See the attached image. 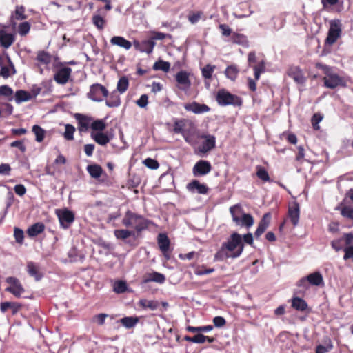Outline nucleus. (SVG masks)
<instances>
[{
    "label": "nucleus",
    "mask_w": 353,
    "mask_h": 353,
    "mask_svg": "<svg viewBox=\"0 0 353 353\" xmlns=\"http://www.w3.org/2000/svg\"><path fill=\"white\" fill-rule=\"evenodd\" d=\"M243 249L244 243L241 235L237 232H233L215 253L214 260L223 261L229 258H238L241 255Z\"/></svg>",
    "instance_id": "f257e3e1"
},
{
    "label": "nucleus",
    "mask_w": 353,
    "mask_h": 353,
    "mask_svg": "<svg viewBox=\"0 0 353 353\" xmlns=\"http://www.w3.org/2000/svg\"><path fill=\"white\" fill-rule=\"evenodd\" d=\"M316 68L321 70L325 74L323 79L325 88L335 89L337 87H346L347 83L344 78L334 72L332 67L322 63H316Z\"/></svg>",
    "instance_id": "f03ea898"
},
{
    "label": "nucleus",
    "mask_w": 353,
    "mask_h": 353,
    "mask_svg": "<svg viewBox=\"0 0 353 353\" xmlns=\"http://www.w3.org/2000/svg\"><path fill=\"white\" fill-rule=\"evenodd\" d=\"M150 221L145 219L143 216L139 215L128 210L122 220V223L127 228H134L137 232H141L148 227Z\"/></svg>",
    "instance_id": "7ed1b4c3"
},
{
    "label": "nucleus",
    "mask_w": 353,
    "mask_h": 353,
    "mask_svg": "<svg viewBox=\"0 0 353 353\" xmlns=\"http://www.w3.org/2000/svg\"><path fill=\"white\" fill-rule=\"evenodd\" d=\"M230 212L233 221L239 226L248 228L252 226L254 219L250 214L243 213V209L239 204L234 205L230 208Z\"/></svg>",
    "instance_id": "20e7f679"
},
{
    "label": "nucleus",
    "mask_w": 353,
    "mask_h": 353,
    "mask_svg": "<svg viewBox=\"0 0 353 353\" xmlns=\"http://www.w3.org/2000/svg\"><path fill=\"white\" fill-rule=\"evenodd\" d=\"M216 100L221 106L231 105L234 107H240L243 103V100L240 97L231 94L225 89L219 90L217 92Z\"/></svg>",
    "instance_id": "39448f33"
},
{
    "label": "nucleus",
    "mask_w": 353,
    "mask_h": 353,
    "mask_svg": "<svg viewBox=\"0 0 353 353\" xmlns=\"http://www.w3.org/2000/svg\"><path fill=\"white\" fill-rule=\"evenodd\" d=\"M108 90L105 86L99 83H94L90 86L88 97L94 101L101 102L103 101L104 98L108 97Z\"/></svg>",
    "instance_id": "423d86ee"
},
{
    "label": "nucleus",
    "mask_w": 353,
    "mask_h": 353,
    "mask_svg": "<svg viewBox=\"0 0 353 353\" xmlns=\"http://www.w3.org/2000/svg\"><path fill=\"white\" fill-rule=\"evenodd\" d=\"M199 137L204 141L198 147L196 153L201 156L207 154L216 146V137L210 134H201Z\"/></svg>",
    "instance_id": "0eeeda50"
},
{
    "label": "nucleus",
    "mask_w": 353,
    "mask_h": 353,
    "mask_svg": "<svg viewBox=\"0 0 353 353\" xmlns=\"http://www.w3.org/2000/svg\"><path fill=\"white\" fill-rule=\"evenodd\" d=\"M56 214L58 216L61 227L63 229L69 228L74 221V214L67 208L57 210Z\"/></svg>",
    "instance_id": "6e6552de"
},
{
    "label": "nucleus",
    "mask_w": 353,
    "mask_h": 353,
    "mask_svg": "<svg viewBox=\"0 0 353 353\" xmlns=\"http://www.w3.org/2000/svg\"><path fill=\"white\" fill-rule=\"evenodd\" d=\"M6 283L10 285L6 288V291L12 294L14 296L19 298L25 292V289L19 280L14 276H9L6 279Z\"/></svg>",
    "instance_id": "1a4fd4ad"
},
{
    "label": "nucleus",
    "mask_w": 353,
    "mask_h": 353,
    "mask_svg": "<svg viewBox=\"0 0 353 353\" xmlns=\"http://www.w3.org/2000/svg\"><path fill=\"white\" fill-rule=\"evenodd\" d=\"M72 69L68 66L58 68L54 74V80L59 85L66 84L71 77Z\"/></svg>",
    "instance_id": "9d476101"
},
{
    "label": "nucleus",
    "mask_w": 353,
    "mask_h": 353,
    "mask_svg": "<svg viewBox=\"0 0 353 353\" xmlns=\"http://www.w3.org/2000/svg\"><path fill=\"white\" fill-rule=\"evenodd\" d=\"M212 170L211 163L205 160H199L192 168L194 176H202L208 174Z\"/></svg>",
    "instance_id": "9b49d317"
},
{
    "label": "nucleus",
    "mask_w": 353,
    "mask_h": 353,
    "mask_svg": "<svg viewBox=\"0 0 353 353\" xmlns=\"http://www.w3.org/2000/svg\"><path fill=\"white\" fill-rule=\"evenodd\" d=\"M155 44V41L150 38L148 39L143 40L141 41H134L133 42V46L137 50H139L141 52H145L147 54H150L152 52Z\"/></svg>",
    "instance_id": "f8f14e48"
},
{
    "label": "nucleus",
    "mask_w": 353,
    "mask_h": 353,
    "mask_svg": "<svg viewBox=\"0 0 353 353\" xmlns=\"http://www.w3.org/2000/svg\"><path fill=\"white\" fill-rule=\"evenodd\" d=\"M341 23H330L328 30L327 37L325 39L326 43L329 45L334 44L341 34Z\"/></svg>",
    "instance_id": "ddd939ff"
},
{
    "label": "nucleus",
    "mask_w": 353,
    "mask_h": 353,
    "mask_svg": "<svg viewBox=\"0 0 353 353\" xmlns=\"http://www.w3.org/2000/svg\"><path fill=\"white\" fill-rule=\"evenodd\" d=\"M183 107L187 111L192 112L197 114L205 113L210 110V108L207 105L201 104L196 101L185 103Z\"/></svg>",
    "instance_id": "4468645a"
},
{
    "label": "nucleus",
    "mask_w": 353,
    "mask_h": 353,
    "mask_svg": "<svg viewBox=\"0 0 353 353\" xmlns=\"http://www.w3.org/2000/svg\"><path fill=\"white\" fill-rule=\"evenodd\" d=\"M157 243L161 252L163 255L169 258L168 254L170 251V241L165 233H160L157 236Z\"/></svg>",
    "instance_id": "2eb2a0df"
},
{
    "label": "nucleus",
    "mask_w": 353,
    "mask_h": 353,
    "mask_svg": "<svg viewBox=\"0 0 353 353\" xmlns=\"http://www.w3.org/2000/svg\"><path fill=\"white\" fill-rule=\"evenodd\" d=\"M15 41V35L5 30H0V46L4 48L10 47Z\"/></svg>",
    "instance_id": "dca6fc26"
},
{
    "label": "nucleus",
    "mask_w": 353,
    "mask_h": 353,
    "mask_svg": "<svg viewBox=\"0 0 353 353\" xmlns=\"http://www.w3.org/2000/svg\"><path fill=\"white\" fill-rule=\"evenodd\" d=\"M187 188L192 192H196L198 194H205L208 192V187L204 184L201 183L197 180H193L187 185Z\"/></svg>",
    "instance_id": "f3484780"
},
{
    "label": "nucleus",
    "mask_w": 353,
    "mask_h": 353,
    "mask_svg": "<svg viewBox=\"0 0 353 353\" xmlns=\"http://www.w3.org/2000/svg\"><path fill=\"white\" fill-rule=\"evenodd\" d=\"M271 220V214L265 213L260 221L258 227L254 232L256 238H259L268 228Z\"/></svg>",
    "instance_id": "a211bd4d"
},
{
    "label": "nucleus",
    "mask_w": 353,
    "mask_h": 353,
    "mask_svg": "<svg viewBox=\"0 0 353 353\" xmlns=\"http://www.w3.org/2000/svg\"><path fill=\"white\" fill-rule=\"evenodd\" d=\"M165 281V276L164 274L157 272H152L151 273L146 274L143 278V283H148L150 282H155L159 284H163Z\"/></svg>",
    "instance_id": "6ab92c4d"
},
{
    "label": "nucleus",
    "mask_w": 353,
    "mask_h": 353,
    "mask_svg": "<svg viewBox=\"0 0 353 353\" xmlns=\"http://www.w3.org/2000/svg\"><path fill=\"white\" fill-rule=\"evenodd\" d=\"M288 74L298 84L303 85L305 82V77L299 67H291L288 70Z\"/></svg>",
    "instance_id": "aec40b11"
},
{
    "label": "nucleus",
    "mask_w": 353,
    "mask_h": 353,
    "mask_svg": "<svg viewBox=\"0 0 353 353\" xmlns=\"http://www.w3.org/2000/svg\"><path fill=\"white\" fill-rule=\"evenodd\" d=\"M300 209L297 202H294L288 208V216L294 226H296L299 221Z\"/></svg>",
    "instance_id": "412c9836"
},
{
    "label": "nucleus",
    "mask_w": 353,
    "mask_h": 353,
    "mask_svg": "<svg viewBox=\"0 0 353 353\" xmlns=\"http://www.w3.org/2000/svg\"><path fill=\"white\" fill-rule=\"evenodd\" d=\"M74 118L78 122L79 131L85 132L88 130L90 122L91 121L89 117L81 114L77 113L74 115Z\"/></svg>",
    "instance_id": "4be33fe9"
},
{
    "label": "nucleus",
    "mask_w": 353,
    "mask_h": 353,
    "mask_svg": "<svg viewBox=\"0 0 353 353\" xmlns=\"http://www.w3.org/2000/svg\"><path fill=\"white\" fill-rule=\"evenodd\" d=\"M176 81L179 85L183 86V89L188 88L190 86V81L187 72L181 70L176 74Z\"/></svg>",
    "instance_id": "5701e85b"
},
{
    "label": "nucleus",
    "mask_w": 353,
    "mask_h": 353,
    "mask_svg": "<svg viewBox=\"0 0 353 353\" xmlns=\"http://www.w3.org/2000/svg\"><path fill=\"white\" fill-rule=\"evenodd\" d=\"M45 225L41 222H37L27 230V234L30 237H34L44 231Z\"/></svg>",
    "instance_id": "b1692460"
},
{
    "label": "nucleus",
    "mask_w": 353,
    "mask_h": 353,
    "mask_svg": "<svg viewBox=\"0 0 353 353\" xmlns=\"http://www.w3.org/2000/svg\"><path fill=\"white\" fill-rule=\"evenodd\" d=\"M91 138L98 144L101 145H105L107 143L110 142V139L108 136L103 132H91Z\"/></svg>",
    "instance_id": "393cba45"
},
{
    "label": "nucleus",
    "mask_w": 353,
    "mask_h": 353,
    "mask_svg": "<svg viewBox=\"0 0 353 353\" xmlns=\"http://www.w3.org/2000/svg\"><path fill=\"white\" fill-rule=\"evenodd\" d=\"M110 43L112 45L123 48L125 50H129L132 47V43L130 41L120 36L113 37L110 40Z\"/></svg>",
    "instance_id": "a878e982"
},
{
    "label": "nucleus",
    "mask_w": 353,
    "mask_h": 353,
    "mask_svg": "<svg viewBox=\"0 0 353 353\" xmlns=\"http://www.w3.org/2000/svg\"><path fill=\"white\" fill-rule=\"evenodd\" d=\"M21 305L17 302H2L0 305V310L1 312L4 313L7 311L8 309H11L12 310V314H16L21 308Z\"/></svg>",
    "instance_id": "bb28decb"
},
{
    "label": "nucleus",
    "mask_w": 353,
    "mask_h": 353,
    "mask_svg": "<svg viewBox=\"0 0 353 353\" xmlns=\"http://www.w3.org/2000/svg\"><path fill=\"white\" fill-rule=\"evenodd\" d=\"M8 60L11 69L8 66L3 65L2 63H0V76L3 77L4 79H8L11 76L12 74H14L16 72L14 66L12 62L11 61L10 59L8 58Z\"/></svg>",
    "instance_id": "cd10ccee"
},
{
    "label": "nucleus",
    "mask_w": 353,
    "mask_h": 353,
    "mask_svg": "<svg viewBox=\"0 0 353 353\" xmlns=\"http://www.w3.org/2000/svg\"><path fill=\"white\" fill-rule=\"evenodd\" d=\"M308 283L312 285L319 286L323 283V278L319 272H314L307 276Z\"/></svg>",
    "instance_id": "c85d7f7f"
},
{
    "label": "nucleus",
    "mask_w": 353,
    "mask_h": 353,
    "mask_svg": "<svg viewBox=\"0 0 353 353\" xmlns=\"http://www.w3.org/2000/svg\"><path fill=\"white\" fill-rule=\"evenodd\" d=\"M105 104L109 108H116L121 105L120 97L116 91L112 92L105 101Z\"/></svg>",
    "instance_id": "c756f323"
},
{
    "label": "nucleus",
    "mask_w": 353,
    "mask_h": 353,
    "mask_svg": "<svg viewBox=\"0 0 353 353\" xmlns=\"http://www.w3.org/2000/svg\"><path fill=\"white\" fill-rule=\"evenodd\" d=\"M292 307L298 311L304 312L307 307L306 301L300 297H294L292 299Z\"/></svg>",
    "instance_id": "7c9ffc66"
},
{
    "label": "nucleus",
    "mask_w": 353,
    "mask_h": 353,
    "mask_svg": "<svg viewBox=\"0 0 353 353\" xmlns=\"http://www.w3.org/2000/svg\"><path fill=\"white\" fill-rule=\"evenodd\" d=\"M139 321V319L137 316H125L119 320L122 325L127 329L135 327Z\"/></svg>",
    "instance_id": "2f4dec72"
},
{
    "label": "nucleus",
    "mask_w": 353,
    "mask_h": 353,
    "mask_svg": "<svg viewBox=\"0 0 353 353\" xmlns=\"http://www.w3.org/2000/svg\"><path fill=\"white\" fill-rule=\"evenodd\" d=\"M32 99V95L25 90H19L15 92V102L19 104L22 102L28 101Z\"/></svg>",
    "instance_id": "473e14b6"
},
{
    "label": "nucleus",
    "mask_w": 353,
    "mask_h": 353,
    "mask_svg": "<svg viewBox=\"0 0 353 353\" xmlns=\"http://www.w3.org/2000/svg\"><path fill=\"white\" fill-rule=\"evenodd\" d=\"M230 41H232L234 43H236L239 45H241L244 47L248 46V41L247 37L239 33L233 32L230 37Z\"/></svg>",
    "instance_id": "72a5a7b5"
},
{
    "label": "nucleus",
    "mask_w": 353,
    "mask_h": 353,
    "mask_svg": "<svg viewBox=\"0 0 353 353\" xmlns=\"http://www.w3.org/2000/svg\"><path fill=\"white\" fill-rule=\"evenodd\" d=\"M139 305L145 310L150 309L152 311H154L158 308L159 303L154 300L141 299L139 301Z\"/></svg>",
    "instance_id": "f704fd0d"
},
{
    "label": "nucleus",
    "mask_w": 353,
    "mask_h": 353,
    "mask_svg": "<svg viewBox=\"0 0 353 353\" xmlns=\"http://www.w3.org/2000/svg\"><path fill=\"white\" fill-rule=\"evenodd\" d=\"M87 171L92 178L98 179L101 176L103 169L98 164H92L88 165Z\"/></svg>",
    "instance_id": "c9c22d12"
},
{
    "label": "nucleus",
    "mask_w": 353,
    "mask_h": 353,
    "mask_svg": "<svg viewBox=\"0 0 353 353\" xmlns=\"http://www.w3.org/2000/svg\"><path fill=\"white\" fill-rule=\"evenodd\" d=\"M114 234L117 239L125 241L132 235H134V232L125 229L115 230Z\"/></svg>",
    "instance_id": "e433bc0d"
},
{
    "label": "nucleus",
    "mask_w": 353,
    "mask_h": 353,
    "mask_svg": "<svg viewBox=\"0 0 353 353\" xmlns=\"http://www.w3.org/2000/svg\"><path fill=\"white\" fill-rule=\"evenodd\" d=\"M239 69L235 65H231L226 68L225 74L226 77L232 81H235L239 74Z\"/></svg>",
    "instance_id": "4c0bfd02"
},
{
    "label": "nucleus",
    "mask_w": 353,
    "mask_h": 353,
    "mask_svg": "<svg viewBox=\"0 0 353 353\" xmlns=\"http://www.w3.org/2000/svg\"><path fill=\"white\" fill-rule=\"evenodd\" d=\"M32 130L35 135V141L39 143L42 142L46 136V130L38 125H33Z\"/></svg>",
    "instance_id": "58836bf2"
},
{
    "label": "nucleus",
    "mask_w": 353,
    "mask_h": 353,
    "mask_svg": "<svg viewBox=\"0 0 353 353\" xmlns=\"http://www.w3.org/2000/svg\"><path fill=\"white\" fill-rule=\"evenodd\" d=\"M152 68L154 70H161L168 72L170 68V63L168 61L159 60L154 63Z\"/></svg>",
    "instance_id": "ea45409f"
},
{
    "label": "nucleus",
    "mask_w": 353,
    "mask_h": 353,
    "mask_svg": "<svg viewBox=\"0 0 353 353\" xmlns=\"http://www.w3.org/2000/svg\"><path fill=\"white\" fill-rule=\"evenodd\" d=\"M213 326L208 325L205 326H199V327H193V326H188L186 330L192 333H200V332H208L212 330Z\"/></svg>",
    "instance_id": "a19ab883"
},
{
    "label": "nucleus",
    "mask_w": 353,
    "mask_h": 353,
    "mask_svg": "<svg viewBox=\"0 0 353 353\" xmlns=\"http://www.w3.org/2000/svg\"><path fill=\"white\" fill-rule=\"evenodd\" d=\"M28 274L34 276L37 281L41 279V276L39 274L37 268L33 262H28L27 265Z\"/></svg>",
    "instance_id": "79ce46f5"
},
{
    "label": "nucleus",
    "mask_w": 353,
    "mask_h": 353,
    "mask_svg": "<svg viewBox=\"0 0 353 353\" xmlns=\"http://www.w3.org/2000/svg\"><path fill=\"white\" fill-rule=\"evenodd\" d=\"M37 60L41 63L48 64L51 61V55L46 51H39L37 56Z\"/></svg>",
    "instance_id": "37998d69"
},
{
    "label": "nucleus",
    "mask_w": 353,
    "mask_h": 353,
    "mask_svg": "<svg viewBox=\"0 0 353 353\" xmlns=\"http://www.w3.org/2000/svg\"><path fill=\"white\" fill-rule=\"evenodd\" d=\"M129 81L127 77H123L117 82V89L120 93H124L128 88Z\"/></svg>",
    "instance_id": "c03bdc74"
},
{
    "label": "nucleus",
    "mask_w": 353,
    "mask_h": 353,
    "mask_svg": "<svg viewBox=\"0 0 353 353\" xmlns=\"http://www.w3.org/2000/svg\"><path fill=\"white\" fill-rule=\"evenodd\" d=\"M256 176L264 182L270 181V176L265 168L259 165L256 167Z\"/></svg>",
    "instance_id": "a18cd8bd"
},
{
    "label": "nucleus",
    "mask_w": 353,
    "mask_h": 353,
    "mask_svg": "<svg viewBox=\"0 0 353 353\" xmlns=\"http://www.w3.org/2000/svg\"><path fill=\"white\" fill-rule=\"evenodd\" d=\"M74 132L75 128L73 125L70 124H66L65 126V132L63 133L64 138L68 141L73 140Z\"/></svg>",
    "instance_id": "49530a36"
},
{
    "label": "nucleus",
    "mask_w": 353,
    "mask_h": 353,
    "mask_svg": "<svg viewBox=\"0 0 353 353\" xmlns=\"http://www.w3.org/2000/svg\"><path fill=\"white\" fill-rule=\"evenodd\" d=\"M127 290V284L125 281H119L114 284V291L118 294L123 293Z\"/></svg>",
    "instance_id": "de8ad7c7"
},
{
    "label": "nucleus",
    "mask_w": 353,
    "mask_h": 353,
    "mask_svg": "<svg viewBox=\"0 0 353 353\" xmlns=\"http://www.w3.org/2000/svg\"><path fill=\"white\" fill-rule=\"evenodd\" d=\"M214 68H215L214 65H211L210 64L206 65L201 70L202 76L205 79H210L212 77V75L214 70Z\"/></svg>",
    "instance_id": "09e8293b"
},
{
    "label": "nucleus",
    "mask_w": 353,
    "mask_h": 353,
    "mask_svg": "<svg viewBox=\"0 0 353 353\" xmlns=\"http://www.w3.org/2000/svg\"><path fill=\"white\" fill-rule=\"evenodd\" d=\"M24 12L25 8L23 6H17L13 17L18 21L26 19V16L25 15Z\"/></svg>",
    "instance_id": "8fccbe9b"
},
{
    "label": "nucleus",
    "mask_w": 353,
    "mask_h": 353,
    "mask_svg": "<svg viewBox=\"0 0 353 353\" xmlns=\"http://www.w3.org/2000/svg\"><path fill=\"white\" fill-rule=\"evenodd\" d=\"M333 348V345L332 341L329 339L328 343L326 344V346L319 345L316 347V353H327Z\"/></svg>",
    "instance_id": "3c124183"
},
{
    "label": "nucleus",
    "mask_w": 353,
    "mask_h": 353,
    "mask_svg": "<svg viewBox=\"0 0 353 353\" xmlns=\"http://www.w3.org/2000/svg\"><path fill=\"white\" fill-rule=\"evenodd\" d=\"M91 128L94 131H103L105 128V123L102 120H96L91 123Z\"/></svg>",
    "instance_id": "603ef678"
},
{
    "label": "nucleus",
    "mask_w": 353,
    "mask_h": 353,
    "mask_svg": "<svg viewBox=\"0 0 353 353\" xmlns=\"http://www.w3.org/2000/svg\"><path fill=\"white\" fill-rule=\"evenodd\" d=\"M214 272V268H206L204 266H199L194 270V274L198 276L208 274Z\"/></svg>",
    "instance_id": "864d4df0"
},
{
    "label": "nucleus",
    "mask_w": 353,
    "mask_h": 353,
    "mask_svg": "<svg viewBox=\"0 0 353 353\" xmlns=\"http://www.w3.org/2000/svg\"><path fill=\"white\" fill-rule=\"evenodd\" d=\"M109 316L108 314L101 313L94 315L92 319V321L96 323L99 325H103L105 323V319Z\"/></svg>",
    "instance_id": "5fc2aeb1"
},
{
    "label": "nucleus",
    "mask_w": 353,
    "mask_h": 353,
    "mask_svg": "<svg viewBox=\"0 0 353 353\" xmlns=\"http://www.w3.org/2000/svg\"><path fill=\"white\" fill-rule=\"evenodd\" d=\"M254 77L256 80H259L260 75L265 71V65L263 62H261L259 65L254 67Z\"/></svg>",
    "instance_id": "6e6d98bb"
},
{
    "label": "nucleus",
    "mask_w": 353,
    "mask_h": 353,
    "mask_svg": "<svg viewBox=\"0 0 353 353\" xmlns=\"http://www.w3.org/2000/svg\"><path fill=\"white\" fill-rule=\"evenodd\" d=\"M13 94L12 89L7 85L0 86V95L9 97Z\"/></svg>",
    "instance_id": "4d7b16f0"
},
{
    "label": "nucleus",
    "mask_w": 353,
    "mask_h": 353,
    "mask_svg": "<svg viewBox=\"0 0 353 353\" xmlns=\"http://www.w3.org/2000/svg\"><path fill=\"white\" fill-rule=\"evenodd\" d=\"M143 163L146 167L152 170L157 169L159 165L157 161L151 158H147L144 160Z\"/></svg>",
    "instance_id": "13d9d810"
},
{
    "label": "nucleus",
    "mask_w": 353,
    "mask_h": 353,
    "mask_svg": "<svg viewBox=\"0 0 353 353\" xmlns=\"http://www.w3.org/2000/svg\"><path fill=\"white\" fill-rule=\"evenodd\" d=\"M14 236L15 238V241L18 243H22L24 237L23 231L18 228H15L14 230Z\"/></svg>",
    "instance_id": "bf43d9fd"
},
{
    "label": "nucleus",
    "mask_w": 353,
    "mask_h": 353,
    "mask_svg": "<svg viewBox=\"0 0 353 353\" xmlns=\"http://www.w3.org/2000/svg\"><path fill=\"white\" fill-rule=\"evenodd\" d=\"M148 103V96L146 94H142L140 98L136 101V104L141 108H145Z\"/></svg>",
    "instance_id": "052dcab7"
},
{
    "label": "nucleus",
    "mask_w": 353,
    "mask_h": 353,
    "mask_svg": "<svg viewBox=\"0 0 353 353\" xmlns=\"http://www.w3.org/2000/svg\"><path fill=\"white\" fill-rule=\"evenodd\" d=\"M341 214L344 217H347V218H349V219L353 220V208H350L348 206L343 207L341 209Z\"/></svg>",
    "instance_id": "680f3d73"
},
{
    "label": "nucleus",
    "mask_w": 353,
    "mask_h": 353,
    "mask_svg": "<svg viewBox=\"0 0 353 353\" xmlns=\"http://www.w3.org/2000/svg\"><path fill=\"white\" fill-rule=\"evenodd\" d=\"M223 36L228 37L232 35V29L225 23H220L219 26Z\"/></svg>",
    "instance_id": "e2e57ef3"
},
{
    "label": "nucleus",
    "mask_w": 353,
    "mask_h": 353,
    "mask_svg": "<svg viewBox=\"0 0 353 353\" xmlns=\"http://www.w3.org/2000/svg\"><path fill=\"white\" fill-rule=\"evenodd\" d=\"M30 29V23H19L18 31L20 35L25 36Z\"/></svg>",
    "instance_id": "0e129e2a"
},
{
    "label": "nucleus",
    "mask_w": 353,
    "mask_h": 353,
    "mask_svg": "<svg viewBox=\"0 0 353 353\" xmlns=\"http://www.w3.org/2000/svg\"><path fill=\"white\" fill-rule=\"evenodd\" d=\"M341 239L345 242L346 246L353 245V233H345Z\"/></svg>",
    "instance_id": "69168bd1"
},
{
    "label": "nucleus",
    "mask_w": 353,
    "mask_h": 353,
    "mask_svg": "<svg viewBox=\"0 0 353 353\" xmlns=\"http://www.w3.org/2000/svg\"><path fill=\"white\" fill-rule=\"evenodd\" d=\"M213 323L216 327H222L225 325L226 321L223 317L218 316L213 319Z\"/></svg>",
    "instance_id": "338daca9"
},
{
    "label": "nucleus",
    "mask_w": 353,
    "mask_h": 353,
    "mask_svg": "<svg viewBox=\"0 0 353 353\" xmlns=\"http://www.w3.org/2000/svg\"><path fill=\"white\" fill-rule=\"evenodd\" d=\"M343 251L345 252V254L343 256L344 260H347V259L353 257V245L346 246L343 249Z\"/></svg>",
    "instance_id": "774afa93"
}]
</instances>
